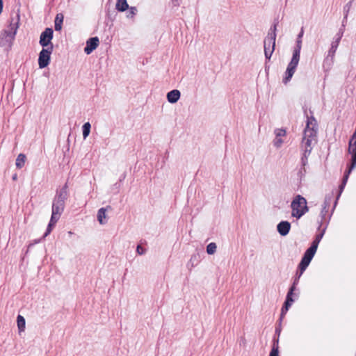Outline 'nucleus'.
<instances>
[{
    "label": "nucleus",
    "mask_w": 356,
    "mask_h": 356,
    "mask_svg": "<svg viewBox=\"0 0 356 356\" xmlns=\"http://www.w3.org/2000/svg\"><path fill=\"white\" fill-rule=\"evenodd\" d=\"M304 31L301 29L300 32L298 35L296 40V45L293 51V55L291 61L288 64L286 70L285 72V77L283 79V83L286 84L292 78L294 74L296 67L298 65L300 58V51L302 48V37L303 35Z\"/></svg>",
    "instance_id": "nucleus-1"
},
{
    "label": "nucleus",
    "mask_w": 356,
    "mask_h": 356,
    "mask_svg": "<svg viewBox=\"0 0 356 356\" xmlns=\"http://www.w3.org/2000/svg\"><path fill=\"white\" fill-rule=\"evenodd\" d=\"M317 133L316 120L314 117H307L306 127L304 130L301 147H312V142L315 140Z\"/></svg>",
    "instance_id": "nucleus-2"
},
{
    "label": "nucleus",
    "mask_w": 356,
    "mask_h": 356,
    "mask_svg": "<svg viewBox=\"0 0 356 356\" xmlns=\"http://www.w3.org/2000/svg\"><path fill=\"white\" fill-rule=\"evenodd\" d=\"M291 216L300 219L309 211L307 200L301 195H296L291 203Z\"/></svg>",
    "instance_id": "nucleus-3"
},
{
    "label": "nucleus",
    "mask_w": 356,
    "mask_h": 356,
    "mask_svg": "<svg viewBox=\"0 0 356 356\" xmlns=\"http://www.w3.org/2000/svg\"><path fill=\"white\" fill-rule=\"evenodd\" d=\"M277 25V22L275 23L273 26L270 27L268 35L264 41V54L266 58L268 60L270 58L275 50Z\"/></svg>",
    "instance_id": "nucleus-4"
},
{
    "label": "nucleus",
    "mask_w": 356,
    "mask_h": 356,
    "mask_svg": "<svg viewBox=\"0 0 356 356\" xmlns=\"http://www.w3.org/2000/svg\"><path fill=\"white\" fill-rule=\"evenodd\" d=\"M67 184H65L62 188L56 191L52 203V209L63 212L65 209V202L68 197Z\"/></svg>",
    "instance_id": "nucleus-5"
},
{
    "label": "nucleus",
    "mask_w": 356,
    "mask_h": 356,
    "mask_svg": "<svg viewBox=\"0 0 356 356\" xmlns=\"http://www.w3.org/2000/svg\"><path fill=\"white\" fill-rule=\"evenodd\" d=\"M53 49V44H51L48 48H42L38 57V65L40 68L42 69L48 66Z\"/></svg>",
    "instance_id": "nucleus-6"
},
{
    "label": "nucleus",
    "mask_w": 356,
    "mask_h": 356,
    "mask_svg": "<svg viewBox=\"0 0 356 356\" xmlns=\"http://www.w3.org/2000/svg\"><path fill=\"white\" fill-rule=\"evenodd\" d=\"M316 250L313 248H309L305 252L299 264L298 268L300 271V275L306 270L307 266L309 265L312 258L314 257Z\"/></svg>",
    "instance_id": "nucleus-7"
},
{
    "label": "nucleus",
    "mask_w": 356,
    "mask_h": 356,
    "mask_svg": "<svg viewBox=\"0 0 356 356\" xmlns=\"http://www.w3.org/2000/svg\"><path fill=\"white\" fill-rule=\"evenodd\" d=\"M19 15L17 13L15 17H11L9 26L6 30H4V34L6 37H9L12 40L15 38L17 31L19 28Z\"/></svg>",
    "instance_id": "nucleus-8"
},
{
    "label": "nucleus",
    "mask_w": 356,
    "mask_h": 356,
    "mask_svg": "<svg viewBox=\"0 0 356 356\" xmlns=\"http://www.w3.org/2000/svg\"><path fill=\"white\" fill-rule=\"evenodd\" d=\"M53 34L54 31L51 28H46L45 30L42 32L39 43L43 48H48L51 44H53L51 43Z\"/></svg>",
    "instance_id": "nucleus-9"
},
{
    "label": "nucleus",
    "mask_w": 356,
    "mask_h": 356,
    "mask_svg": "<svg viewBox=\"0 0 356 356\" xmlns=\"http://www.w3.org/2000/svg\"><path fill=\"white\" fill-rule=\"evenodd\" d=\"M343 35V29L341 28L335 35L334 40L332 42L331 47L328 51V57L334 58L335 52L338 48L340 40Z\"/></svg>",
    "instance_id": "nucleus-10"
},
{
    "label": "nucleus",
    "mask_w": 356,
    "mask_h": 356,
    "mask_svg": "<svg viewBox=\"0 0 356 356\" xmlns=\"http://www.w3.org/2000/svg\"><path fill=\"white\" fill-rule=\"evenodd\" d=\"M348 152L351 154L352 168L356 167V133H354L349 141Z\"/></svg>",
    "instance_id": "nucleus-11"
},
{
    "label": "nucleus",
    "mask_w": 356,
    "mask_h": 356,
    "mask_svg": "<svg viewBox=\"0 0 356 356\" xmlns=\"http://www.w3.org/2000/svg\"><path fill=\"white\" fill-rule=\"evenodd\" d=\"M63 212L58 211L57 210L52 209L51 217L49 225L47 226V230L43 236V238L48 236L52 230V227L55 225L57 221L59 220L60 216Z\"/></svg>",
    "instance_id": "nucleus-12"
},
{
    "label": "nucleus",
    "mask_w": 356,
    "mask_h": 356,
    "mask_svg": "<svg viewBox=\"0 0 356 356\" xmlns=\"http://www.w3.org/2000/svg\"><path fill=\"white\" fill-rule=\"evenodd\" d=\"M99 40L97 37L89 38L86 42V46L84 48V52L86 54H91L99 45Z\"/></svg>",
    "instance_id": "nucleus-13"
},
{
    "label": "nucleus",
    "mask_w": 356,
    "mask_h": 356,
    "mask_svg": "<svg viewBox=\"0 0 356 356\" xmlns=\"http://www.w3.org/2000/svg\"><path fill=\"white\" fill-rule=\"evenodd\" d=\"M277 229L279 234L282 236H286L291 229V223L288 221H281L277 225Z\"/></svg>",
    "instance_id": "nucleus-14"
},
{
    "label": "nucleus",
    "mask_w": 356,
    "mask_h": 356,
    "mask_svg": "<svg viewBox=\"0 0 356 356\" xmlns=\"http://www.w3.org/2000/svg\"><path fill=\"white\" fill-rule=\"evenodd\" d=\"M181 96V92L178 90H172L168 92L167 99L171 104H175L178 102Z\"/></svg>",
    "instance_id": "nucleus-15"
},
{
    "label": "nucleus",
    "mask_w": 356,
    "mask_h": 356,
    "mask_svg": "<svg viewBox=\"0 0 356 356\" xmlns=\"http://www.w3.org/2000/svg\"><path fill=\"white\" fill-rule=\"evenodd\" d=\"M108 209H111L110 206L106 208H100L97 211V220L101 225H104L107 222L106 211Z\"/></svg>",
    "instance_id": "nucleus-16"
},
{
    "label": "nucleus",
    "mask_w": 356,
    "mask_h": 356,
    "mask_svg": "<svg viewBox=\"0 0 356 356\" xmlns=\"http://www.w3.org/2000/svg\"><path fill=\"white\" fill-rule=\"evenodd\" d=\"M330 202H331V197H325V201L323 202V208H322V210L321 211V220L322 221L325 219V215L327 214V213L328 211V208L330 207Z\"/></svg>",
    "instance_id": "nucleus-17"
},
{
    "label": "nucleus",
    "mask_w": 356,
    "mask_h": 356,
    "mask_svg": "<svg viewBox=\"0 0 356 356\" xmlns=\"http://www.w3.org/2000/svg\"><path fill=\"white\" fill-rule=\"evenodd\" d=\"M63 18V14L58 13L56 15L54 20V28L56 31H59L62 29Z\"/></svg>",
    "instance_id": "nucleus-18"
},
{
    "label": "nucleus",
    "mask_w": 356,
    "mask_h": 356,
    "mask_svg": "<svg viewBox=\"0 0 356 356\" xmlns=\"http://www.w3.org/2000/svg\"><path fill=\"white\" fill-rule=\"evenodd\" d=\"M115 7L118 11L124 12L129 8V5L127 0H118Z\"/></svg>",
    "instance_id": "nucleus-19"
},
{
    "label": "nucleus",
    "mask_w": 356,
    "mask_h": 356,
    "mask_svg": "<svg viewBox=\"0 0 356 356\" xmlns=\"http://www.w3.org/2000/svg\"><path fill=\"white\" fill-rule=\"evenodd\" d=\"M334 58L328 57V56L325 58L323 63V67L325 71L327 72L331 69L334 63Z\"/></svg>",
    "instance_id": "nucleus-20"
},
{
    "label": "nucleus",
    "mask_w": 356,
    "mask_h": 356,
    "mask_svg": "<svg viewBox=\"0 0 356 356\" xmlns=\"http://www.w3.org/2000/svg\"><path fill=\"white\" fill-rule=\"evenodd\" d=\"M26 161V156L24 154H19L16 159V167L19 169H21L25 163Z\"/></svg>",
    "instance_id": "nucleus-21"
},
{
    "label": "nucleus",
    "mask_w": 356,
    "mask_h": 356,
    "mask_svg": "<svg viewBox=\"0 0 356 356\" xmlns=\"http://www.w3.org/2000/svg\"><path fill=\"white\" fill-rule=\"evenodd\" d=\"M323 234H324V230L321 233L317 234L314 240L312 241L309 248H313V249H315L316 250L318 248V245L321 240L323 238Z\"/></svg>",
    "instance_id": "nucleus-22"
},
{
    "label": "nucleus",
    "mask_w": 356,
    "mask_h": 356,
    "mask_svg": "<svg viewBox=\"0 0 356 356\" xmlns=\"http://www.w3.org/2000/svg\"><path fill=\"white\" fill-rule=\"evenodd\" d=\"M17 326L19 332L24 331L25 329V319L21 316L18 315L17 318Z\"/></svg>",
    "instance_id": "nucleus-23"
},
{
    "label": "nucleus",
    "mask_w": 356,
    "mask_h": 356,
    "mask_svg": "<svg viewBox=\"0 0 356 356\" xmlns=\"http://www.w3.org/2000/svg\"><path fill=\"white\" fill-rule=\"evenodd\" d=\"M91 125L90 122H86L82 127L83 137L86 139L90 134Z\"/></svg>",
    "instance_id": "nucleus-24"
},
{
    "label": "nucleus",
    "mask_w": 356,
    "mask_h": 356,
    "mask_svg": "<svg viewBox=\"0 0 356 356\" xmlns=\"http://www.w3.org/2000/svg\"><path fill=\"white\" fill-rule=\"evenodd\" d=\"M216 249H217L216 244L215 243H210L207 246V252L209 254H214L216 252Z\"/></svg>",
    "instance_id": "nucleus-25"
},
{
    "label": "nucleus",
    "mask_w": 356,
    "mask_h": 356,
    "mask_svg": "<svg viewBox=\"0 0 356 356\" xmlns=\"http://www.w3.org/2000/svg\"><path fill=\"white\" fill-rule=\"evenodd\" d=\"M352 168V163L349 165L348 170L345 172L343 177L342 183L341 185H343V186L346 185L347 180L348 179L349 175L350 174L352 170L354 169V168Z\"/></svg>",
    "instance_id": "nucleus-26"
},
{
    "label": "nucleus",
    "mask_w": 356,
    "mask_h": 356,
    "mask_svg": "<svg viewBox=\"0 0 356 356\" xmlns=\"http://www.w3.org/2000/svg\"><path fill=\"white\" fill-rule=\"evenodd\" d=\"M352 168V163L349 165L348 170L345 172L343 177L342 183L341 185H343V186L346 185L347 180L348 179L349 175L350 174L352 170L354 169V168Z\"/></svg>",
    "instance_id": "nucleus-27"
},
{
    "label": "nucleus",
    "mask_w": 356,
    "mask_h": 356,
    "mask_svg": "<svg viewBox=\"0 0 356 356\" xmlns=\"http://www.w3.org/2000/svg\"><path fill=\"white\" fill-rule=\"evenodd\" d=\"M308 157L309 156L302 154L301 158V164L302 166H303V170L305 172H306L305 166L307 165L308 163Z\"/></svg>",
    "instance_id": "nucleus-28"
},
{
    "label": "nucleus",
    "mask_w": 356,
    "mask_h": 356,
    "mask_svg": "<svg viewBox=\"0 0 356 356\" xmlns=\"http://www.w3.org/2000/svg\"><path fill=\"white\" fill-rule=\"evenodd\" d=\"M275 134L277 137H282L286 135V130L284 129H276L275 130Z\"/></svg>",
    "instance_id": "nucleus-29"
},
{
    "label": "nucleus",
    "mask_w": 356,
    "mask_h": 356,
    "mask_svg": "<svg viewBox=\"0 0 356 356\" xmlns=\"http://www.w3.org/2000/svg\"><path fill=\"white\" fill-rule=\"evenodd\" d=\"M353 0H350L345 6H344V13H345V16H344V18L346 19L347 18V16H348V12L350 11V9L351 8V5H352V3H353Z\"/></svg>",
    "instance_id": "nucleus-30"
},
{
    "label": "nucleus",
    "mask_w": 356,
    "mask_h": 356,
    "mask_svg": "<svg viewBox=\"0 0 356 356\" xmlns=\"http://www.w3.org/2000/svg\"><path fill=\"white\" fill-rule=\"evenodd\" d=\"M278 346L274 345L271 349L269 356H279Z\"/></svg>",
    "instance_id": "nucleus-31"
},
{
    "label": "nucleus",
    "mask_w": 356,
    "mask_h": 356,
    "mask_svg": "<svg viewBox=\"0 0 356 356\" xmlns=\"http://www.w3.org/2000/svg\"><path fill=\"white\" fill-rule=\"evenodd\" d=\"M289 308H290L289 307H287V306H285L283 305L282 309H281V314H280V321L282 320L283 317L286 314V312H288Z\"/></svg>",
    "instance_id": "nucleus-32"
},
{
    "label": "nucleus",
    "mask_w": 356,
    "mask_h": 356,
    "mask_svg": "<svg viewBox=\"0 0 356 356\" xmlns=\"http://www.w3.org/2000/svg\"><path fill=\"white\" fill-rule=\"evenodd\" d=\"M137 13V9L136 7H131L129 10V13L127 15V17H133L136 15Z\"/></svg>",
    "instance_id": "nucleus-33"
},
{
    "label": "nucleus",
    "mask_w": 356,
    "mask_h": 356,
    "mask_svg": "<svg viewBox=\"0 0 356 356\" xmlns=\"http://www.w3.org/2000/svg\"><path fill=\"white\" fill-rule=\"evenodd\" d=\"M283 143V140L280 137H275L273 144L276 147H280Z\"/></svg>",
    "instance_id": "nucleus-34"
},
{
    "label": "nucleus",
    "mask_w": 356,
    "mask_h": 356,
    "mask_svg": "<svg viewBox=\"0 0 356 356\" xmlns=\"http://www.w3.org/2000/svg\"><path fill=\"white\" fill-rule=\"evenodd\" d=\"M304 155L309 156V154L312 152V147H301Z\"/></svg>",
    "instance_id": "nucleus-35"
},
{
    "label": "nucleus",
    "mask_w": 356,
    "mask_h": 356,
    "mask_svg": "<svg viewBox=\"0 0 356 356\" xmlns=\"http://www.w3.org/2000/svg\"><path fill=\"white\" fill-rule=\"evenodd\" d=\"M293 302H294V300L293 299V298L286 297V300H285V302H284V305L290 307Z\"/></svg>",
    "instance_id": "nucleus-36"
},
{
    "label": "nucleus",
    "mask_w": 356,
    "mask_h": 356,
    "mask_svg": "<svg viewBox=\"0 0 356 356\" xmlns=\"http://www.w3.org/2000/svg\"><path fill=\"white\" fill-rule=\"evenodd\" d=\"M136 252L138 254L142 255L145 253L146 250L143 248L140 245H138L136 248Z\"/></svg>",
    "instance_id": "nucleus-37"
},
{
    "label": "nucleus",
    "mask_w": 356,
    "mask_h": 356,
    "mask_svg": "<svg viewBox=\"0 0 356 356\" xmlns=\"http://www.w3.org/2000/svg\"><path fill=\"white\" fill-rule=\"evenodd\" d=\"M300 276H301V275L300 273L299 275L294 280L293 283V285L298 284V280H299V278Z\"/></svg>",
    "instance_id": "nucleus-38"
},
{
    "label": "nucleus",
    "mask_w": 356,
    "mask_h": 356,
    "mask_svg": "<svg viewBox=\"0 0 356 356\" xmlns=\"http://www.w3.org/2000/svg\"><path fill=\"white\" fill-rule=\"evenodd\" d=\"M298 174L300 175V176H302L305 174V172H304V170H303V166H302V168L300 169L299 172H298Z\"/></svg>",
    "instance_id": "nucleus-39"
},
{
    "label": "nucleus",
    "mask_w": 356,
    "mask_h": 356,
    "mask_svg": "<svg viewBox=\"0 0 356 356\" xmlns=\"http://www.w3.org/2000/svg\"><path fill=\"white\" fill-rule=\"evenodd\" d=\"M344 186H345L340 185V186H339L340 193H339V194L338 195V197H337V199L339 198V197L340 196L341 193V191L343 190Z\"/></svg>",
    "instance_id": "nucleus-40"
},
{
    "label": "nucleus",
    "mask_w": 356,
    "mask_h": 356,
    "mask_svg": "<svg viewBox=\"0 0 356 356\" xmlns=\"http://www.w3.org/2000/svg\"><path fill=\"white\" fill-rule=\"evenodd\" d=\"M293 294V292H292L291 291H289L288 293H287L286 297L292 298Z\"/></svg>",
    "instance_id": "nucleus-41"
},
{
    "label": "nucleus",
    "mask_w": 356,
    "mask_h": 356,
    "mask_svg": "<svg viewBox=\"0 0 356 356\" xmlns=\"http://www.w3.org/2000/svg\"><path fill=\"white\" fill-rule=\"evenodd\" d=\"M295 290H296V285L292 284V286L290 287L289 291L294 292Z\"/></svg>",
    "instance_id": "nucleus-42"
},
{
    "label": "nucleus",
    "mask_w": 356,
    "mask_h": 356,
    "mask_svg": "<svg viewBox=\"0 0 356 356\" xmlns=\"http://www.w3.org/2000/svg\"><path fill=\"white\" fill-rule=\"evenodd\" d=\"M276 332H278V334H280V330L277 328V329H276Z\"/></svg>",
    "instance_id": "nucleus-43"
},
{
    "label": "nucleus",
    "mask_w": 356,
    "mask_h": 356,
    "mask_svg": "<svg viewBox=\"0 0 356 356\" xmlns=\"http://www.w3.org/2000/svg\"><path fill=\"white\" fill-rule=\"evenodd\" d=\"M16 178H17L16 175H14L13 177V179H16Z\"/></svg>",
    "instance_id": "nucleus-44"
}]
</instances>
